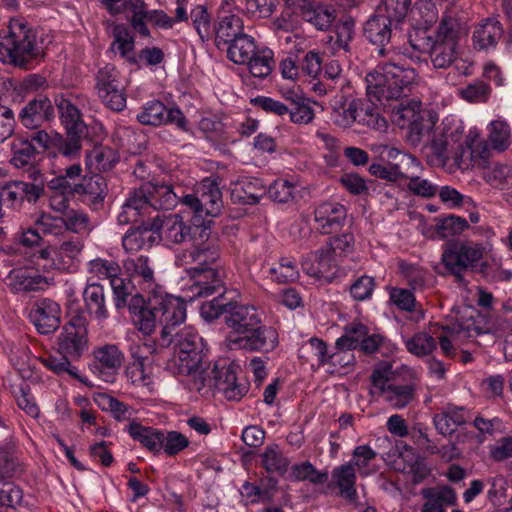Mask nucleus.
<instances>
[{
	"mask_svg": "<svg viewBox=\"0 0 512 512\" xmlns=\"http://www.w3.org/2000/svg\"><path fill=\"white\" fill-rule=\"evenodd\" d=\"M128 310L134 325L144 335H150L158 324L162 326V346L170 345L171 330H175L186 319V307L179 297L156 292L147 301L140 294L133 295Z\"/></svg>",
	"mask_w": 512,
	"mask_h": 512,
	"instance_id": "f257e3e1",
	"label": "nucleus"
},
{
	"mask_svg": "<svg viewBox=\"0 0 512 512\" xmlns=\"http://www.w3.org/2000/svg\"><path fill=\"white\" fill-rule=\"evenodd\" d=\"M192 248L184 250L176 257L179 266L187 267L189 276L195 280L190 290L193 293L189 300L195 297L210 296L223 287L222 276L212 265L219 258L217 240L210 237V232L205 227H196Z\"/></svg>",
	"mask_w": 512,
	"mask_h": 512,
	"instance_id": "f03ea898",
	"label": "nucleus"
},
{
	"mask_svg": "<svg viewBox=\"0 0 512 512\" xmlns=\"http://www.w3.org/2000/svg\"><path fill=\"white\" fill-rule=\"evenodd\" d=\"M467 32L466 24L456 15L444 13L434 36L425 30L414 29L409 33L408 41L414 51L429 55L434 68L447 69L457 59L458 41Z\"/></svg>",
	"mask_w": 512,
	"mask_h": 512,
	"instance_id": "7ed1b4c3",
	"label": "nucleus"
},
{
	"mask_svg": "<svg viewBox=\"0 0 512 512\" xmlns=\"http://www.w3.org/2000/svg\"><path fill=\"white\" fill-rule=\"evenodd\" d=\"M365 81L370 99L398 100L407 96L417 85L418 75L415 69L390 60L367 73Z\"/></svg>",
	"mask_w": 512,
	"mask_h": 512,
	"instance_id": "20e7f679",
	"label": "nucleus"
},
{
	"mask_svg": "<svg viewBox=\"0 0 512 512\" xmlns=\"http://www.w3.org/2000/svg\"><path fill=\"white\" fill-rule=\"evenodd\" d=\"M42 55L43 47L28 23L22 18L11 19L4 35L0 36V61L25 67Z\"/></svg>",
	"mask_w": 512,
	"mask_h": 512,
	"instance_id": "39448f33",
	"label": "nucleus"
},
{
	"mask_svg": "<svg viewBox=\"0 0 512 512\" xmlns=\"http://www.w3.org/2000/svg\"><path fill=\"white\" fill-rule=\"evenodd\" d=\"M397 375L390 362L378 363L370 376V393L381 397L394 409H403L414 400L416 387L413 383H400Z\"/></svg>",
	"mask_w": 512,
	"mask_h": 512,
	"instance_id": "423d86ee",
	"label": "nucleus"
},
{
	"mask_svg": "<svg viewBox=\"0 0 512 512\" xmlns=\"http://www.w3.org/2000/svg\"><path fill=\"white\" fill-rule=\"evenodd\" d=\"M171 330V343L173 356L168 362V368L177 374L194 373L203 361L202 338L191 326H184L173 333Z\"/></svg>",
	"mask_w": 512,
	"mask_h": 512,
	"instance_id": "0eeeda50",
	"label": "nucleus"
},
{
	"mask_svg": "<svg viewBox=\"0 0 512 512\" xmlns=\"http://www.w3.org/2000/svg\"><path fill=\"white\" fill-rule=\"evenodd\" d=\"M490 250L491 244L487 240L479 242L470 239L457 241L446 246L441 261L447 271L461 281L464 273L475 269Z\"/></svg>",
	"mask_w": 512,
	"mask_h": 512,
	"instance_id": "6e6552de",
	"label": "nucleus"
},
{
	"mask_svg": "<svg viewBox=\"0 0 512 512\" xmlns=\"http://www.w3.org/2000/svg\"><path fill=\"white\" fill-rule=\"evenodd\" d=\"M84 242L80 238L70 237L57 244L49 245L39 252V258L45 261L44 268L60 273H75L81 263Z\"/></svg>",
	"mask_w": 512,
	"mask_h": 512,
	"instance_id": "1a4fd4ad",
	"label": "nucleus"
},
{
	"mask_svg": "<svg viewBox=\"0 0 512 512\" xmlns=\"http://www.w3.org/2000/svg\"><path fill=\"white\" fill-rule=\"evenodd\" d=\"M464 127L455 117H446L437 125L430 136L429 147L433 154L440 159L447 160L449 154L458 157V151L463 150Z\"/></svg>",
	"mask_w": 512,
	"mask_h": 512,
	"instance_id": "9d476101",
	"label": "nucleus"
},
{
	"mask_svg": "<svg viewBox=\"0 0 512 512\" xmlns=\"http://www.w3.org/2000/svg\"><path fill=\"white\" fill-rule=\"evenodd\" d=\"M180 202L189 207L196 217H216L223 206L222 194L218 184L210 178L204 179L195 194L184 195Z\"/></svg>",
	"mask_w": 512,
	"mask_h": 512,
	"instance_id": "9b49d317",
	"label": "nucleus"
},
{
	"mask_svg": "<svg viewBox=\"0 0 512 512\" xmlns=\"http://www.w3.org/2000/svg\"><path fill=\"white\" fill-rule=\"evenodd\" d=\"M239 369L235 362L217 363L212 370L208 386H213L228 400H240L247 394L249 384L245 378L238 376Z\"/></svg>",
	"mask_w": 512,
	"mask_h": 512,
	"instance_id": "f8f14e48",
	"label": "nucleus"
},
{
	"mask_svg": "<svg viewBox=\"0 0 512 512\" xmlns=\"http://www.w3.org/2000/svg\"><path fill=\"white\" fill-rule=\"evenodd\" d=\"M95 89L103 104L112 111L126 107V95L118 70L111 65L100 68L95 76Z\"/></svg>",
	"mask_w": 512,
	"mask_h": 512,
	"instance_id": "ddd939ff",
	"label": "nucleus"
},
{
	"mask_svg": "<svg viewBox=\"0 0 512 512\" xmlns=\"http://www.w3.org/2000/svg\"><path fill=\"white\" fill-rule=\"evenodd\" d=\"M227 344L230 349L270 352L278 345V333L273 327L258 324L246 335H228Z\"/></svg>",
	"mask_w": 512,
	"mask_h": 512,
	"instance_id": "4468645a",
	"label": "nucleus"
},
{
	"mask_svg": "<svg viewBox=\"0 0 512 512\" xmlns=\"http://www.w3.org/2000/svg\"><path fill=\"white\" fill-rule=\"evenodd\" d=\"M87 321L81 316L71 319L58 336L59 352L71 359H78L88 348Z\"/></svg>",
	"mask_w": 512,
	"mask_h": 512,
	"instance_id": "2eb2a0df",
	"label": "nucleus"
},
{
	"mask_svg": "<svg viewBox=\"0 0 512 512\" xmlns=\"http://www.w3.org/2000/svg\"><path fill=\"white\" fill-rule=\"evenodd\" d=\"M92 372L105 382H113L121 367L124 354L115 344H105L93 350Z\"/></svg>",
	"mask_w": 512,
	"mask_h": 512,
	"instance_id": "dca6fc26",
	"label": "nucleus"
},
{
	"mask_svg": "<svg viewBox=\"0 0 512 512\" xmlns=\"http://www.w3.org/2000/svg\"><path fill=\"white\" fill-rule=\"evenodd\" d=\"M60 305L51 299L36 301L29 311V319L41 334H50L60 325Z\"/></svg>",
	"mask_w": 512,
	"mask_h": 512,
	"instance_id": "f3484780",
	"label": "nucleus"
},
{
	"mask_svg": "<svg viewBox=\"0 0 512 512\" xmlns=\"http://www.w3.org/2000/svg\"><path fill=\"white\" fill-rule=\"evenodd\" d=\"M225 323L232 331L229 335H246L251 329L261 324V316L253 306L228 302Z\"/></svg>",
	"mask_w": 512,
	"mask_h": 512,
	"instance_id": "a211bd4d",
	"label": "nucleus"
},
{
	"mask_svg": "<svg viewBox=\"0 0 512 512\" xmlns=\"http://www.w3.org/2000/svg\"><path fill=\"white\" fill-rule=\"evenodd\" d=\"M123 267L133 283L141 289L154 291L155 271L153 262L147 255L128 256L123 260Z\"/></svg>",
	"mask_w": 512,
	"mask_h": 512,
	"instance_id": "6ab92c4d",
	"label": "nucleus"
},
{
	"mask_svg": "<svg viewBox=\"0 0 512 512\" xmlns=\"http://www.w3.org/2000/svg\"><path fill=\"white\" fill-rule=\"evenodd\" d=\"M346 217V208L342 204L333 201L320 203L314 211L317 228L323 234H330L340 229Z\"/></svg>",
	"mask_w": 512,
	"mask_h": 512,
	"instance_id": "aec40b11",
	"label": "nucleus"
},
{
	"mask_svg": "<svg viewBox=\"0 0 512 512\" xmlns=\"http://www.w3.org/2000/svg\"><path fill=\"white\" fill-rule=\"evenodd\" d=\"M8 286L14 293H24L42 290L54 284V278L45 277L41 274L26 269H14L8 277Z\"/></svg>",
	"mask_w": 512,
	"mask_h": 512,
	"instance_id": "412c9836",
	"label": "nucleus"
},
{
	"mask_svg": "<svg viewBox=\"0 0 512 512\" xmlns=\"http://www.w3.org/2000/svg\"><path fill=\"white\" fill-rule=\"evenodd\" d=\"M55 116L54 108L47 97L30 101L19 114L21 123L29 129H36Z\"/></svg>",
	"mask_w": 512,
	"mask_h": 512,
	"instance_id": "4be33fe9",
	"label": "nucleus"
},
{
	"mask_svg": "<svg viewBox=\"0 0 512 512\" xmlns=\"http://www.w3.org/2000/svg\"><path fill=\"white\" fill-rule=\"evenodd\" d=\"M396 24L375 11L364 25V36L372 44L380 47L379 53L384 55V46L389 43L392 37V29Z\"/></svg>",
	"mask_w": 512,
	"mask_h": 512,
	"instance_id": "5701e85b",
	"label": "nucleus"
},
{
	"mask_svg": "<svg viewBox=\"0 0 512 512\" xmlns=\"http://www.w3.org/2000/svg\"><path fill=\"white\" fill-rule=\"evenodd\" d=\"M197 226L191 227L183 221V218L178 215H170L165 218L160 227V238L170 244H180L186 241L188 238H196L198 233L194 234V230Z\"/></svg>",
	"mask_w": 512,
	"mask_h": 512,
	"instance_id": "b1692460",
	"label": "nucleus"
},
{
	"mask_svg": "<svg viewBox=\"0 0 512 512\" xmlns=\"http://www.w3.org/2000/svg\"><path fill=\"white\" fill-rule=\"evenodd\" d=\"M214 33L216 46L221 49L245 34L243 20L236 14L219 15L214 24Z\"/></svg>",
	"mask_w": 512,
	"mask_h": 512,
	"instance_id": "393cba45",
	"label": "nucleus"
},
{
	"mask_svg": "<svg viewBox=\"0 0 512 512\" xmlns=\"http://www.w3.org/2000/svg\"><path fill=\"white\" fill-rule=\"evenodd\" d=\"M503 36V27L496 18H487L474 29L472 41L475 49L489 50L496 47Z\"/></svg>",
	"mask_w": 512,
	"mask_h": 512,
	"instance_id": "a878e982",
	"label": "nucleus"
},
{
	"mask_svg": "<svg viewBox=\"0 0 512 512\" xmlns=\"http://www.w3.org/2000/svg\"><path fill=\"white\" fill-rule=\"evenodd\" d=\"M55 103L68 136H84L86 125L81 118L80 110L63 96L56 97Z\"/></svg>",
	"mask_w": 512,
	"mask_h": 512,
	"instance_id": "bb28decb",
	"label": "nucleus"
},
{
	"mask_svg": "<svg viewBox=\"0 0 512 512\" xmlns=\"http://www.w3.org/2000/svg\"><path fill=\"white\" fill-rule=\"evenodd\" d=\"M158 239V234L147 226L129 229L122 237V247L127 254L134 256L140 251L150 249Z\"/></svg>",
	"mask_w": 512,
	"mask_h": 512,
	"instance_id": "cd10ccee",
	"label": "nucleus"
},
{
	"mask_svg": "<svg viewBox=\"0 0 512 512\" xmlns=\"http://www.w3.org/2000/svg\"><path fill=\"white\" fill-rule=\"evenodd\" d=\"M40 153L34 147V145L29 140L20 141V143L15 146L14 154L11 159V163L16 168H21L27 170L29 172V176L33 180H37L38 177H41V172L36 168V163L39 159Z\"/></svg>",
	"mask_w": 512,
	"mask_h": 512,
	"instance_id": "c85d7f7f",
	"label": "nucleus"
},
{
	"mask_svg": "<svg viewBox=\"0 0 512 512\" xmlns=\"http://www.w3.org/2000/svg\"><path fill=\"white\" fill-rule=\"evenodd\" d=\"M266 194V188L257 179H243L235 182L231 199L235 203L254 205Z\"/></svg>",
	"mask_w": 512,
	"mask_h": 512,
	"instance_id": "c756f323",
	"label": "nucleus"
},
{
	"mask_svg": "<svg viewBox=\"0 0 512 512\" xmlns=\"http://www.w3.org/2000/svg\"><path fill=\"white\" fill-rule=\"evenodd\" d=\"M367 98V101L359 99L357 124L379 132L386 131L388 122L376 105L378 101L372 100L368 96Z\"/></svg>",
	"mask_w": 512,
	"mask_h": 512,
	"instance_id": "7c9ffc66",
	"label": "nucleus"
},
{
	"mask_svg": "<svg viewBox=\"0 0 512 512\" xmlns=\"http://www.w3.org/2000/svg\"><path fill=\"white\" fill-rule=\"evenodd\" d=\"M332 483L339 488L340 495L350 501L357 498L355 488L356 473L352 463H346L333 469Z\"/></svg>",
	"mask_w": 512,
	"mask_h": 512,
	"instance_id": "2f4dec72",
	"label": "nucleus"
},
{
	"mask_svg": "<svg viewBox=\"0 0 512 512\" xmlns=\"http://www.w3.org/2000/svg\"><path fill=\"white\" fill-rule=\"evenodd\" d=\"M125 430L133 440L140 442L148 450L154 453L161 451V430L144 426L134 421H132Z\"/></svg>",
	"mask_w": 512,
	"mask_h": 512,
	"instance_id": "473e14b6",
	"label": "nucleus"
},
{
	"mask_svg": "<svg viewBox=\"0 0 512 512\" xmlns=\"http://www.w3.org/2000/svg\"><path fill=\"white\" fill-rule=\"evenodd\" d=\"M111 34L114 38L111 46L112 50L119 52L121 57L130 63H135V38L130 29L125 24H115L112 27Z\"/></svg>",
	"mask_w": 512,
	"mask_h": 512,
	"instance_id": "72a5a7b5",
	"label": "nucleus"
},
{
	"mask_svg": "<svg viewBox=\"0 0 512 512\" xmlns=\"http://www.w3.org/2000/svg\"><path fill=\"white\" fill-rule=\"evenodd\" d=\"M466 420L467 413L463 407H448L433 418L435 428L442 435L452 434Z\"/></svg>",
	"mask_w": 512,
	"mask_h": 512,
	"instance_id": "f704fd0d",
	"label": "nucleus"
},
{
	"mask_svg": "<svg viewBox=\"0 0 512 512\" xmlns=\"http://www.w3.org/2000/svg\"><path fill=\"white\" fill-rule=\"evenodd\" d=\"M222 48H226L227 58L235 64L246 63L257 51L255 39L246 33Z\"/></svg>",
	"mask_w": 512,
	"mask_h": 512,
	"instance_id": "c9c22d12",
	"label": "nucleus"
},
{
	"mask_svg": "<svg viewBox=\"0 0 512 512\" xmlns=\"http://www.w3.org/2000/svg\"><path fill=\"white\" fill-rule=\"evenodd\" d=\"M83 299L86 308L93 313L98 320L108 318V310L105 305L104 288L100 284H87L83 291Z\"/></svg>",
	"mask_w": 512,
	"mask_h": 512,
	"instance_id": "e433bc0d",
	"label": "nucleus"
},
{
	"mask_svg": "<svg viewBox=\"0 0 512 512\" xmlns=\"http://www.w3.org/2000/svg\"><path fill=\"white\" fill-rule=\"evenodd\" d=\"M359 99L335 101L332 104V120L341 128H350L357 123Z\"/></svg>",
	"mask_w": 512,
	"mask_h": 512,
	"instance_id": "4c0bfd02",
	"label": "nucleus"
},
{
	"mask_svg": "<svg viewBox=\"0 0 512 512\" xmlns=\"http://www.w3.org/2000/svg\"><path fill=\"white\" fill-rule=\"evenodd\" d=\"M107 193V183L104 177L95 174L91 177H84L76 184V194L84 195L88 201L98 203L102 201Z\"/></svg>",
	"mask_w": 512,
	"mask_h": 512,
	"instance_id": "58836bf2",
	"label": "nucleus"
},
{
	"mask_svg": "<svg viewBox=\"0 0 512 512\" xmlns=\"http://www.w3.org/2000/svg\"><path fill=\"white\" fill-rule=\"evenodd\" d=\"M331 249H320L311 254L316 263H312L309 257L303 259L302 268L310 276L320 278L323 277L332 266L333 257Z\"/></svg>",
	"mask_w": 512,
	"mask_h": 512,
	"instance_id": "ea45409f",
	"label": "nucleus"
},
{
	"mask_svg": "<svg viewBox=\"0 0 512 512\" xmlns=\"http://www.w3.org/2000/svg\"><path fill=\"white\" fill-rule=\"evenodd\" d=\"M422 103L419 100L412 99L406 104L400 103L393 110V122L400 128H406L407 125L422 120Z\"/></svg>",
	"mask_w": 512,
	"mask_h": 512,
	"instance_id": "a19ab883",
	"label": "nucleus"
},
{
	"mask_svg": "<svg viewBox=\"0 0 512 512\" xmlns=\"http://www.w3.org/2000/svg\"><path fill=\"white\" fill-rule=\"evenodd\" d=\"M262 465L269 472L285 473L289 460L278 444L268 445L262 454Z\"/></svg>",
	"mask_w": 512,
	"mask_h": 512,
	"instance_id": "79ce46f5",
	"label": "nucleus"
},
{
	"mask_svg": "<svg viewBox=\"0 0 512 512\" xmlns=\"http://www.w3.org/2000/svg\"><path fill=\"white\" fill-rule=\"evenodd\" d=\"M268 275L272 281L285 284L296 281L299 278V271L292 258L283 257L277 265L269 268Z\"/></svg>",
	"mask_w": 512,
	"mask_h": 512,
	"instance_id": "37998d69",
	"label": "nucleus"
},
{
	"mask_svg": "<svg viewBox=\"0 0 512 512\" xmlns=\"http://www.w3.org/2000/svg\"><path fill=\"white\" fill-rule=\"evenodd\" d=\"M408 352L417 356L425 357L430 355L437 347L435 338L425 331L415 333L405 341Z\"/></svg>",
	"mask_w": 512,
	"mask_h": 512,
	"instance_id": "c03bdc74",
	"label": "nucleus"
},
{
	"mask_svg": "<svg viewBox=\"0 0 512 512\" xmlns=\"http://www.w3.org/2000/svg\"><path fill=\"white\" fill-rule=\"evenodd\" d=\"M488 140L494 150L504 151L510 145L511 131L504 120H494L489 124Z\"/></svg>",
	"mask_w": 512,
	"mask_h": 512,
	"instance_id": "a18cd8bd",
	"label": "nucleus"
},
{
	"mask_svg": "<svg viewBox=\"0 0 512 512\" xmlns=\"http://www.w3.org/2000/svg\"><path fill=\"white\" fill-rule=\"evenodd\" d=\"M62 219L65 223V231L74 234H89L93 229L89 216L81 210L70 209Z\"/></svg>",
	"mask_w": 512,
	"mask_h": 512,
	"instance_id": "49530a36",
	"label": "nucleus"
},
{
	"mask_svg": "<svg viewBox=\"0 0 512 512\" xmlns=\"http://www.w3.org/2000/svg\"><path fill=\"white\" fill-rule=\"evenodd\" d=\"M245 64H247L251 75L258 78H265L272 71L273 52L270 49L256 51L253 57Z\"/></svg>",
	"mask_w": 512,
	"mask_h": 512,
	"instance_id": "de8ad7c7",
	"label": "nucleus"
},
{
	"mask_svg": "<svg viewBox=\"0 0 512 512\" xmlns=\"http://www.w3.org/2000/svg\"><path fill=\"white\" fill-rule=\"evenodd\" d=\"M427 501L422 507V512H444L445 505H452L455 494L450 488H443L433 493L423 492Z\"/></svg>",
	"mask_w": 512,
	"mask_h": 512,
	"instance_id": "09e8293b",
	"label": "nucleus"
},
{
	"mask_svg": "<svg viewBox=\"0 0 512 512\" xmlns=\"http://www.w3.org/2000/svg\"><path fill=\"white\" fill-rule=\"evenodd\" d=\"M166 106L160 101L147 102L137 114V120L143 125L160 126L165 124Z\"/></svg>",
	"mask_w": 512,
	"mask_h": 512,
	"instance_id": "8fccbe9b",
	"label": "nucleus"
},
{
	"mask_svg": "<svg viewBox=\"0 0 512 512\" xmlns=\"http://www.w3.org/2000/svg\"><path fill=\"white\" fill-rule=\"evenodd\" d=\"M302 18L314 25L319 30L329 28L334 22L336 15L335 11L327 6L317 5L315 3Z\"/></svg>",
	"mask_w": 512,
	"mask_h": 512,
	"instance_id": "3c124183",
	"label": "nucleus"
},
{
	"mask_svg": "<svg viewBox=\"0 0 512 512\" xmlns=\"http://www.w3.org/2000/svg\"><path fill=\"white\" fill-rule=\"evenodd\" d=\"M132 15L129 19L132 28L143 37H149L150 31L146 25L149 11L143 0H129L128 9Z\"/></svg>",
	"mask_w": 512,
	"mask_h": 512,
	"instance_id": "603ef678",
	"label": "nucleus"
},
{
	"mask_svg": "<svg viewBox=\"0 0 512 512\" xmlns=\"http://www.w3.org/2000/svg\"><path fill=\"white\" fill-rule=\"evenodd\" d=\"M150 196L152 200L153 208H160L164 210H170L177 205L179 202V197L176 192L173 191L171 186L168 185H159V186H151L150 185Z\"/></svg>",
	"mask_w": 512,
	"mask_h": 512,
	"instance_id": "864d4df0",
	"label": "nucleus"
},
{
	"mask_svg": "<svg viewBox=\"0 0 512 512\" xmlns=\"http://www.w3.org/2000/svg\"><path fill=\"white\" fill-rule=\"evenodd\" d=\"M34 225L44 236H60L65 232L62 216H54L50 213H41L35 219Z\"/></svg>",
	"mask_w": 512,
	"mask_h": 512,
	"instance_id": "5fc2aeb1",
	"label": "nucleus"
},
{
	"mask_svg": "<svg viewBox=\"0 0 512 512\" xmlns=\"http://www.w3.org/2000/svg\"><path fill=\"white\" fill-rule=\"evenodd\" d=\"M408 7L409 0H384V2L377 7L376 12L382 14V16L397 25L405 18Z\"/></svg>",
	"mask_w": 512,
	"mask_h": 512,
	"instance_id": "6e6d98bb",
	"label": "nucleus"
},
{
	"mask_svg": "<svg viewBox=\"0 0 512 512\" xmlns=\"http://www.w3.org/2000/svg\"><path fill=\"white\" fill-rule=\"evenodd\" d=\"M367 334V328L363 324H352L346 328L343 336L336 340V348L353 350L361 345L363 337Z\"/></svg>",
	"mask_w": 512,
	"mask_h": 512,
	"instance_id": "4d7b16f0",
	"label": "nucleus"
},
{
	"mask_svg": "<svg viewBox=\"0 0 512 512\" xmlns=\"http://www.w3.org/2000/svg\"><path fill=\"white\" fill-rule=\"evenodd\" d=\"M88 271L98 279H109L110 282L120 275V266L112 260L96 258L88 263Z\"/></svg>",
	"mask_w": 512,
	"mask_h": 512,
	"instance_id": "13d9d810",
	"label": "nucleus"
},
{
	"mask_svg": "<svg viewBox=\"0 0 512 512\" xmlns=\"http://www.w3.org/2000/svg\"><path fill=\"white\" fill-rule=\"evenodd\" d=\"M377 453L368 445H359L352 452V459L348 463L357 468L360 475L367 476L371 473L370 463L376 458Z\"/></svg>",
	"mask_w": 512,
	"mask_h": 512,
	"instance_id": "bf43d9fd",
	"label": "nucleus"
},
{
	"mask_svg": "<svg viewBox=\"0 0 512 512\" xmlns=\"http://www.w3.org/2000/svg\"><path fill=\"white\" fill-rule=\"evenodd\" d=\"M150 185H144L141 188L130 193L125 203L136 209V212L143 217L150 213L153 208Z\"/></svg>",
	"mask_w": 512,
	"mask_h": 512,
	"instance_id": "052dcab7",
	"label": "nucleus"
},
{
	"mask_svg": "<svg viewBox=\"0 0 512 512\" xmlns=\"http://www.w3.org/2000/svg\"><path fill=\"white\" fill-rule=\"evenodd\" d=\"M393 166L395 168L398 180H409L411 177L417 174H421L423 171V165L421 164L420 160L409 153H405L404 156H401V159L393 163Z\"/></svg>",
	"mask_w": 512,
	"mask_h": 512,
	"instance_id": "680f3d73",
	"label": "nucleus"
},
{
	"mask_svg": "<svg viewBox=\"0 0 512 512\" xmlns=\"http://www.w3.org/2000/svg\"><path fill=\"white\" fill-rule=\"evenodd\" d=\"M355 34V21L350 16L342 17L335 26V44L338 49L347 52Z\"/></svg>",
	"mask_w": 512,
	"mask_h": 512,
	"instance_id": "e2e57ef3",
	"label": "nucleus"
},
{
	"mask_svg": "<svg viewBox=\"0 0 512 512\" xmlns=\"http://www.w3.org/2000/svg\"><path fill=\"white\" fill-rule=\"evenodd\" d=\"M190 18L193 26L202 40L211 37V17L208 10L203 5H197L190 12Z\"/></svg>",
	"mask_w": 512,
	"mask_h": 512,
	"instance_id": "0e129e2a",
	"label": "nucleus"
},
{
	"mask_svg": "<svg viewBox=\"0 0 512 512\" xmlns=\"http://www.w3.org/2000/svg\"><path fill=\"white\" fill-rule=\"evenodd\" d=\"M269 197L278 203H288L295 198V185L285 179L274 181L268 188Z\"/></svg>",
	"mask_w": 512,
	"mask_h": 512,
	"instance_id": "69168bd1",
	"label": "nucleus"
},
{
	"mask_svg": "<svg viewBox=\"0 0 512 512\" xmlns=\"http://www.w3.org/2000/svg\"><path fill=\"white\" fill-rule=\"evenodd\" d=\"M162 443H161V450L168 455L173 456L178 454L179 452L183 451L185 448L189 445L188 438L183 435L180 432L177 431H169V432H163L162 431Z\"/></svg>",
	"mask_w": 512,
	"mask_h": 512,
	"instance_id": "338daca9",
	"label": "nucleus"
},
{
	"mask_svg": "<svg viewBox=\"0 0 512 512\" xmlns=\"http://www.w3.org/2000/svg\"><path fill=\"white\" fill-rule=\"evenodd\" d=\"M293 477L298 481L308 480L314 484H321L327 480V473L318 472L308 461L294 465L291 471Z\"/></svg>",
	"mask_w": 512,
	"mask_h": 512,
	"instance_id": "774afa93",
	"label": "nucleus"
}]
</instances>
